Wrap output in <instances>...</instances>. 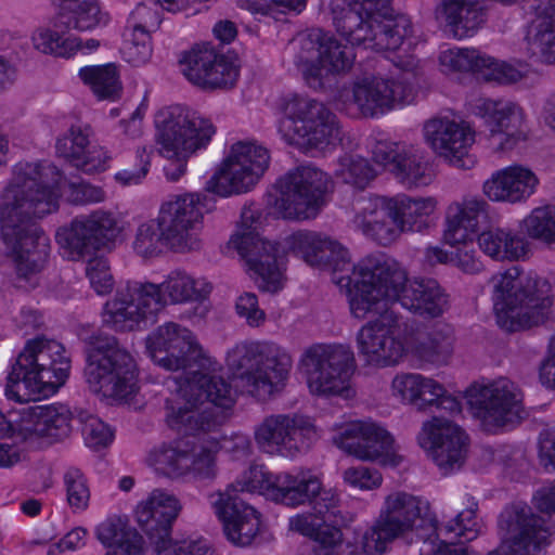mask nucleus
<instances>
[{
  "instance_id": "1",
  "label": "nucleus",
  "mask_w": 555,
  "mask_h": 555,
  "mask_svg": "<svg viewBox=\"0 0 555 555\" xmlns=\"http://www.w3.org/2000/svg\"><path fill=\"white\" fill-rule=\"evenodd\" d=\"M153 362L167 371H183L177 387L165 401V423L183 436L217 430L225 422L223 410L235 402L231 385L215 376L219 363L208 356L193 333L175 322L155 328L146 338Z\"/></svg>"
},
{
  "instance_id": "2",
  "label": "nucleus",
  "mask_w": 555,
  "mask_h": 555,
  "mask_svg": "<svg viewBox=\"0 0 555 555\" xmlns=\"http://www.w3.org/2000/svg\"><path fill=\"white\" fill-rule=\"evenodd\" d=\"M63 177L53 165L17 164L0 197V262L12 260L21 287L34 288L50 254V238L31 218L59 209Z\"/></svg>"
},
{
  "instance_id": "3",
  "label": "nucleus",
  "mask_w": 555,
  "mask_h": 555,
  "mask_svg": "<svg viewBox=\"0 0 555 555\" xmlns=\"http://www.w3.org/2000/svg\"><path fill=\"white\" fill-rule=\"evenodd\" d=\"M258 219L255 208L244 207L241 225L230 237L228 246L246 259L251 278L261 291L276 293L283 287L279 260L292 253L312 267L331 269L333 283L346 291L349 299L359 292L362 259L353 264L348 249L339 242L320 233L298 231L275 244L259 235Z\"/></svg>"
},
{
  "instance_id": "4",
  "label": "nucleus",
  "mask_w": 555,
  "mask_h": 555,
  "mask_svg": "<svg viewBox=\"0 0 555 555\" xmlns=\"http://www.w3.org/2000/svg\"><path fill=\"white\" fill-rule=\"evenodd\" d=\"M360 289L349 299L352 317L363 320L370 314H389L398 302L423 318H437L448 308V295L435 280L409 281L406 270L393 258L372 254L362 258L359 268Z\"/></svg>"
},
{
  "instance_id": "5",
  "label": "nucleus",
  "mask_w": 555,
  "mask_h": 555,
  "mask_svg": "<svg viewBox=\"0 0 555 555\" xmlns=\"http://www.w3.org/2000/svg\"><path fill=\"white\" fill-rule=\"evenodd\" d=\"M356 347L364 364L375 369L396 366L408 354L439 367L453 358L455 334L449 324L437 323L418 339L399 315L389 313L365 322L356 333Z\"/></svg>"
},
{
  "instance_id": "6",
  "label": "nucleus",
  "mask_w": 555,
  "mask_h": 555,
  "mask_svg": "<svg viewBox=\"0 0 555 555\" xmlns=\"http://www.w3.org/2000/svg\"><path fill=\"white\" fill-rule=\"evenodd\" d=\"M214 201L205 192L173 194L162 202L155 218L140 222L131 241L133 254L144 260L176 254L197 253L204 247L205 214Z\"/></svg>"
},
{
  "instance_id": "7",
  "label": "nucleus",
  "mask_w": 555,
  "mask_h": 555,
  "mask_svg": "<svg viewBox=\"0 0 555 555\" xmlns=\"http://www.w3.org/2000/svg\"><path fill=\"white\" fill-rule=\"evenodd\" d=\"M211 289L205 278L183 269L171 270L160 284L127 281L105 304L103 322L116 331H132L167 305L204 301Z\"/></svg>"
},
{
  "instance_id": "8",
  "label": "nucleus",
  "mask_w": 555,
  "mask_h": 555,
  "mask_svg": "<svg viewBox=\"0 0 555 555\" xmlns=\"http://www.w3.org/2000/svg\"><path fill=\"white\" fill-rule=\"evenodd\" d=\"M438 518L429 501L413 493L393 490L383 498L378 516L358 539V555H382L396 540H427L437 529Z\"/></svg>"
},
{
  "instance_id": "9",
  "label": "nucleus",
  "mask_w": 555,
  "mask_h": 555,
  "mask_svg": "<svg viewBox=\"0 0 555 555\" xmlns=\"http://www.w3.org/2000/svg\"><path fill=\"white\" fill-rule=\"evenodd\" d=\"M224 364L243 393L267 401L284 389L293 358L273 340L245 339L228 349Z\"/></svg>"
},
{
  "instance_id": "10",
  "label": "nucleus",
  "mask_w": 555,
  "mask_h": 555,
  "mask_svg": "<svg viewBox=\"0 0 555 555\" xmlns=\"http://www.w3.org/2000/svg\"><path fill=\"white\" fill-rule=\"evenodd\" d=\"M154 128L158 154L171 160L164 167L169 182L186 173L189 159L205 151L217 131L207 115L180 104L160 108L154 116Z\"/></svg>"
},
{
  "instance_id": "11",
  "label": "nucleus",
  "mask_w": 555,
  "mask_h": 555,
  "mask_svg": "<svg viewBox=\"0 0 555 555\" xmlns=\"http://www.w3.org/2000/svg\"><path fill=\"white\" fill-rule=\"evenodd\" d=\"M62 344L46 337L26 343L8 375L5 396L20 403L54 395L69 374Z\"/></svg>"
},
{
  "instance_id": "12",
  "label": "nucleus",
  "mask_w": 555,
  "mask_h": 555,
  "mask_svg": "<svg viewBox=\"0 0 555 555\" xmlns=\"http://www.w3.org/2000/svg\"><path fill=\"white\" fill-rule=\"evenodd\" d=\"M498 323L509 332L544 323L553 305L552 286L537 275L521 274L514 267L490 279Z\"/></svg>"
},
{
  "instance_id": "13",
  "label": "nucleus",
  "mask_w": 555,
  "mask_h": 555,
  "mask_svg": "<svg viewBox=\"0 0 555 555\" xmlns=\"http://www.w3.org/2000/svg\"><path fill=\"white\" fill-rule=\"evenodd\" d=\"M279 474L269 472L263 465H250L224 491L210 495L215 515L222 524L227 539L234 545L248 546L260 531L261 515L250 504L238 499V493H260L275 500L273 491L279 488Z\"/></svg>"
},
{
  "instance_id": "14",
  "label": "nucleus",
  "mask_w": 555,
  "mask_h": 555,
  "mask_svg": "<svg viewBox=\"0 0 555 555\" xmlns=\"http://www.w3.org/2000/svg\"><path fill=\"white\" fill-rule=\"evenodd\" d=\"M86 352L83 375L91 392L115 401L127 400L137 393V362L115 337H93Z\"/></svg>"
},
{
  "instance_id": "15",
  "label": "nucleus",
  "mask_w": 555,
  "mask_h": 555,
  "mask_svg": "<svg viewBox=\"0 0 555 555\" xmlns=\"http://www.w3.org/2000/svg\"><path fill=\"white\" fill-rule=\"evenodd\" d=\"M501 542L488 555H538L547 543L548 528L544 519L524 503L507 506L500 515ZM421 555H473L465 547L451 546L444 541L425 540Z\"/></svg>"
},
{
  "instance_id": "16",
  "label": "nucleus",
  "mask_w": 555,
  "mask_h": 555,
  "mask_svg": "<svg viewBox=\"0 0 555 555\" xmlns=\"http://www.w3.org/2000/svg\"><path fill=\"white\" fill-rule=\"evenodd\" d=\"M311 393L352 398L357 370L354 352L347 344L318 343L304 350L298 362Z\"/></svg>"
},
{
  "instance_id": "17",
  "label": "nucleus",
  "mask_w": 555,
  "mask_h": 555,
  "mask_svg": "<svg viewBox=\"0 0 555 555\" xmlns=\"http://www.w3.org/2000/svg\"><path fill=\"white\" fill-rule=\"evenodd\" d=\"M279 132L287 143L305 150H325L341 140L336 115L323 103L301 96L287 102Z\"/></svg>"
},
{
  "instance_id": "18",
  "label": "nucleus",
  "mask_w": 555,
  "mask_h": 555,
  "mask_svg": "<svg viewBox=\"0 0 555 555\" xmlns=\"http://www.w3.org/2000/svg\"><path fill=\"white\" fill-rule=\"evenodd\" d=\"M332 443L362 462L396 468L404 462L393 435L370 417L338 422L331 427Z\"/></svg>"
},
{
  "instance_id": "19",
  "label": "nucleus",
  "mask_w": 555,
  "mask_h": 555,
  "mask_svg": "<svg viewBox=\"0 0 555 555\" xmlns=\"http://www.w3.org/2000/svg\"><path fill=\"white\" fill-rule=\"evenodd\" d=\"M124 231L119 214L98 208L59 228L55 241L65 258L79 261L95 251L112 250Z\"/></svg>"
},
{
  "instance_id": "20",
  "label": "nucleus",
  "mask_w": 555,
  "mask_h": 555,
  "mask_svg": "<svg viewBox=\"0 0 555 555\" xmlns=\"http://www.w3.org/2000/svg\"><path fill=\"white\" fill-rule=\"evenodd\" d=\"M328 177L313 166H301L278 180L269 205L273 215L287 220L314 218L324 205Z\"/></svg>"
},
{
  "instance_id": "21",
  "label": "nucleus",
  "mask_w": 555,
  "mask_h": 555,
  "mask_svg": "<svg viewBox=\"0 0 555 555\" xmlns=\"http://www.w3.org/2000/svg\"><path fill=\"white\" fill-rule=\"evenodd\" d=\"M270 164L269 150L257 141L231 145L218 170L206 181L204 191L220 197L251 191Z\"/></svg>"
},
{
  "instance_id": "22",
  "label": "nucleus",
  "mask_w": 555,
  "mask_h": 555,
  "mask_svg": "<svg viewBox=\"0 0 555 555\" xmlns=\"http://www.w3.org/2000/svg\"><path fill=\"white\" fill-rule=\"evenodd\" d=\"M294 50V64L313 89L322 88L330 75L349 70L356 59L351 47L319 29L298 36Z\"/></svg>"
},
{
  "instance_id": "23",
  "label": "nucleus",
  "mask_w": 555,
  "mask_h": 555,
  "mask_svg": "<svg viewBox=\"0 0 555 555\" xmlns=\"http://www.w3.org/2000/svg\"><path fill=\"white\" fill-rule=\"evenodd\" d=\"M253 438L263 454L294 460L315 443L319 431L309 416L275 413L266 415L254 426Z\"/></svg>"
},
{
  "instance_id": "24",
  "label": "nucleus",
  "mask_w": 555,
  "mask_h": 555,
  "mask_svg": "<svg viewBox=\"0 0 555 555\" xmlns=\"http://www.w3.org/2000/svg\"><path fill=\"white\" fill-rule=\"evenodd\" d=\"M413 89L405 79L364 75L356 78L339 93V102L350 114L376 117L411 103Z\"/></svg>"
},
{
  "instance_id": "25",
  "label": "nucleus",
  "mask_w": 555,
  "mask_h": 555,
  "mask_svg": "<svg viewBox=\"0 0 555 555\" xmlns=\"http://www.w3.org/2000/svg\"><path fill=\"white\" fill-rule=\"evenodd\" d=\"M522 400L521 389L505 377L487 384H475L467 391L469 410L487 430L524 418Z\"/></svg>"
},
{
  "instance_id": "26",
  "label": "nucleus",
  "mask_w": 555,
  "mask_h": 555,
  "mask_svg": "<svg viewBox=\"0 0 555 555\" xmlns=\"http://www.w3.org/2000/svg\"><path fill=\"white\" fill-rule=\"evenodd\" d=\"M473 113L482 119L494 152L508 153L528 138L525 109L509 100L478 99Z\"/></svg>"
},
{
  "instance_id": "27",
  "label": "nucleus",
  "mask_w": 555,
  "mask_h": 555,
  "mask_svg": "<svg viewBox=\"0 0 555 555\" xmlns=\"http://www.w3.org/2000/svg\"><path fill=\"white\" fill-rule=\"evenodd\" d=\"M422 131L425 143L450 166L464 170L475 166L476 158L470 150L476 132L469 122L434 117L424 122Z\"/></svg>"
},
{
  "instance_id": "28",
  "label": "nucleus",
  "mask_w": 555,
  "mask_h": 555,
  "mask_svg": "<svg viewBox=\"0 0 555 555\" xmlns=\"http://www.w3.org/2000/svg\"><path fill=\"white\" fill-rule=\"evenodd\" d=\"M417 440L443 475L456 472L464 465L469 439L455 423L433 417L423 424Z\"/></svg>"
},
{
  "instance_id": "29",
  "label": "nucleus",
  "mask_w": 555,
  "mask_h": 555,
  "mask_svg": "<svg viewBox=\"0 0 555 555\" xmlns=\"http://www.w3.org/2000/svg\"><path fill=\"white\" fill-rule=\"evenodd\" d=\"M372 157L375 163L388 167L408 189L426 186L434 179L426 152L418 145L379 140L372 146Z\"/></svg>"
},
{
  "instance_id": "30",
  "label": "nucleus",
  "mask_w": 555,
  "mask_h": 555,
  "mask_svg": "<svg viewBox=\"0 0 555 555\" xmlns=\"http://www.w3.org/2000/svg\"><path fill=\"white\" fill-rule=\"evenodd\" d=\"M279 488L273 491L275 502L286 506L297 507L311 503L313 511L326 513L330 519L335 517L339 496L332 490L322 488L321 478L309 469L296 474L279 473L275 478Z\"/></svg>"
},
{
  "instance_id": "31",
  "label": "nucleus",
  "mask_w": 555,
  "mask_h": 555,
  "mask_svg": "<svg viewBox=\"0 0 555 555\" xmlns=\"http://www.w3.org/2000/svg\"><path fill=\"white\" fill-rule=\"evenodd\" d=\"M391 0H332L334 26L350 44L365 42L390 10Z\"/></svg>"
},
{
  "instance_id": "32",
  "label": "nucleus",
  "mask_w": 555,
  "mask_h": 555,
  "mask_svg": "<svg viewBox=\"0 0 555 555\" xmlns=\"http://www.w3.org/2000/svg\"><path fill=\"white\" fill-rule=\"evenodd\" d=\"M72 421L73 413L65 404L23 406L17 428L25 440L52 444L69 436Z\"/></svg>"
},
{
  "instance_id": "33",
  "label": "nucleus",
  "mask_w": 555,
  "mask_h": 555,
  "mask_svg": "<svg viewBox=\"0 0 555 555\" xmlns=\"http://www.w3.org/2000/svg\"><path fill=\"white\" fill-rule=\"evenodd\" d=\"M330 519L326 513H305L289 518V529L314 540L315 555H358L357 540L351 542L343 541V533L338 525L344 518L336 507L335 517Z\"/></svg>"
},
{
  "instance_id": "34",
  "label": "nucleus",
  "mask_w": 555,
  "mask_h": 555,
  "mask_svg": "<svg viewBox=\"0 0 555 555\" xmlns=\"http://www.w3.org/2000/svg\"><path fill=\"white\" fill-rule=\"evenodd\" d=\"M181 509V502L172 492L154 489L138 503L134 515L139 526L155 547L168 542L171 538L172 524Z\"/></svg>"
},
{
  "instance_id": "35",
  "label": "nucleus",
  "mask_w": 555,
  "mask_h": 555,
  "mask_svg": "<svg viewBox=\"0 0 555 555\" xmlns=\"http://www.w3.org/2000/svg\"><path fill=\"white\" fill-rule=\"evenodd\" d=\"M352 227L366 238L382 246L396 242L402 234L391 197L372 195L361 202Z\"/></svg>"
},
{
  "instance_id": "36",
  "label": "nucleus",
  "mask_w": 555,
  "mask_h": 555,
  "mask_svg": "<svg viewBox=\"0 0 555 555\" xmlns=\"http://www.w3.org/2000/svg\"><path fill=\"white\" fill-rule=\"evenodd\" d=\"M540 180L529 167L514 164L494 170L482 183V193L491 202L520 204L538 190Z\"/></svg>"
},
{
  "instance_id": "37",
  "label": "nucleus",
  "mask_w": 555,
  "mask_h": 555,
  "mask_svg": "<svg viewBox=\"0 0 555 555\" xmlns=\"http://www.w3.org/2000/svg\"><path fill=\"white\" fill-rule=\"evenodd\" d=\"M489 207L478 196H466L453 203L448 209L443 241L450 246L473 243L479 234L480 223L488 218Z\"/></svg>"
},
{
  "instance_id": "38",
  "label": "nucleus",
  "mask_w": 555,
  "mask_h": 555,
  "mask_svg": "<svg viewBox=\"0 0 555 555\" xmlns=\"http://www.w3.org/2000/svg\"><path fill=\"white\" fill-rule=\"evenodd\" d=\"M489 207L478 196H466L453 203L448 209L443 241L450 246L473 243L479 234L480 223L488 218Z\"/></svg>"
},
{
  "instance_id": "39",
  "label": "nucleus",
  "mask_w": 555,
  "mask_h": 555,
  "mask_svg": "<svg viewBox=\"0 0 555 555\" xmlns=\"http://www.w3.org/2000/svg\"><path fill=\"white\" fill-rule=\"evenodd\" d=\"M525 42L531 57L543 64H555V0L539 1Z\"/></svg>"
},
{
  "instance_id": "40",
  "label": "nucleus",
  "mask_w": 555,
  "mask_h": 555,
  "mask_svg": "<svg viewBox=\"0 0 555 555\" xmlns=\"http://www.w3.org/2000/svg\"><path fill=\"white\" fill-rule=\"evenodd\" d=\"M56 8L55 25L78 33L108 25L111 16L100 0H50Z\"/></svg>"
},
{
  "instance_id": "41",
  "label": "nucleus",
  "mask_w": 555,
  "mask_h": 555,
  "mask_svg": "<svg viewBox=\"0 0 555 555\" xmlns=\"http://www.w3.org/2000/svg\"><path fill=\"white\" fill-rule=\"evenodd\" d=\"M98 540L108 551L105 555H144V540L127 517L112 516L95 528Z\"/></svg>"
},
{
  "instance_id": "42",
  "label": "nucleus",
  "mask_w": 555,
  "mask_h": 555,
  "mask_svg": "<svg viewBox=\"0 0 555 555\" xmlns=\"http://www.w3.org/2000/svg\"><path fill=\"white\" fill-rule=\"evenodd\" d=\"M414 44L415 39L410 17L404 14H398L380 20L374 28V33L369 35L367 40L356 46H362L364 49L375 51H395L404 47V51H408Z\"/></svg>"
},
{
  "instance_id": "43",
  "label": "nucleus",
  "mask_w": 555,
  "mask_h": 555,
  "mask_svg": "<svg viewBox=\"0 0 555 555\" xmlns=\"http://www.w3.org/2000/svg\"><path fill=\"white\" fill-rule=\"evenodd\" d=\"M477 243L486 256L499 261L520 260L529 251L528 241L507 228H488L477 235Z\"/></svg>"
},
{
  "instance_id": "44",
  "label": "nucleus",
  "mask_w": 555,
  "mask_h": 555,
  "mask_svg": "<svg viewBox=\"0 0 555 555\" xmlns=\"http://www.w3.org/2000/svg\"><path fill=\"white\" fill-rule=\"evenodd\" d=\"M461 501L467 507L446 525L440 527L437 525V529L434 530L435 535L427 540L444 541L451 546L464 547L462 542L473 541L480 534L482 526L476 516L477 503L475 499L470 494L464 493Z\"/></svg>"
},
{
  "instance_id": "45",
  "label": "nucleus",
  "mask_w": 555,
  "mask_h": 555,
  "mask_svg": "<svg viewBox=\"0 0 555 555\" xmlns=\"http://www.w3.org/2000/svg\"><path fill=\"white\" fill-rule=\"evenodd\" d=\"M391 199L402 233L423 232L430 227L438 204L435 197H412L406 194H398Z\"/></svg>"
},
{
  "instance_id": "46",
  "label": "nucleus",
  "mask_w": 555,
  "mask_h": 555,
  "mask_svg": "<svg viewBox=\"0 0 555 555\" xmlns=\"http://www.w3.org/2000/svg\"><path fill=\"white\" fill-rule=\"evenodd\" d=\"M191 452V442L177 440L154 448L149 453L146 463L156 474L176 479L189 475L188 457Z\"/></svg>"
},
{
  "instance_id": "47",
  "label": "nucleus",
  "mask_w": 555,
  "mask_h": 555,
  "mask_svg": "<svg viewBox=\"0 0 555 555\" xmlns=\"http://www.w3.org/2000/svg\"><path fill=\"white\" fill-rule=\"evenodd\" d=\"M70 29L57 27L55 25V15L49 25L39 27L31 37L34 47L46 54L59 57H70L75 54V47L78 41L76 36L67 35Z\"/></svg>"
},
{
  "instance_id": "48",
  "label": "nucleus",
  "mask_w": 555,
  "mask_h": 555,
  "mask_svg": "<svg viewBox=\"0 0 555 555\" xmlns=\"http://www.w3.org/2000/svg\"><path fill=\"white\" fill-rule=\"evenodd\" d=\"M333 177L337 182L357 190H364L375 179L376 172L366 158L358 154L345 153L337 158Z\"/></svg>"
},
{
  "instance_id": "49",
  "label": "nucleus",
  "mask_w": 555,
  "mask_h": 555,
  "mask_svg": "<svg viewBox=\"0 0 555 555\" xmlns=\"http://www.w3.org/2000/svg\"><path fill=\"white\" fill-rule=\"evenodd\" d=\"M79 78L99 99H115L121 91L120 74L113 63L82 67Z\"/></svg>"
},
{
  "instance_id": "50",
  "label": "nucleus",
  "mask_w": 555,
  "mask_h": 555,
  "mask_svg": "<svg viewBox=\"0 0 555 555\" xmlns=\"http://www.w3.org/2000/svg\"><path fill=\"white\" fill-rule=\"evenodd\" d=\"M219 441L216 439L205 440L195 446L192 444V452L189 453V475L199 480H212L217 477Z\"/></svg>"
},
{
  "instance_id": "51",
  "label": "nucleus",
  "mask_w": 555,
  "mask_h": 555,
  "mask_svg": "<svg viewBox=\"0 0 555 555\" xmlns=\"http://www.w3.org/2000/svg\"><path fill=\"white\" fill-rule=\"evenodd\" d=\"M448 404L452 412H460L457 400L448 395L446 387L433 377L418 375L413 406L418 411H426L433 406Z\"/></svg>"
},
{
  "instance_id": "52",
  "label": "nucleus",
  "mask_w": 555,
  "mask_h": 555,
  "mask_svg": "<svg viewBox=\"0 0 555 555\" xmlns=\"http://www.w3.org/2000/svg\"><path fill=\"white\" fill-rule=\"evenodd\" d=\"M216 57L217 52L212 48H194L184 56L182 73L190 82L204 89Z\"/></svg>"
},
{
  "instance_id": "53",
  "label": "nucleus",
  "mask_w": 555,
  "mask_h": 555,
  "mask_svg": "<svg viewBox=\"0 0 555 555\" xmlns=\"http://www.w3.org/2000/svg\"><path fill=\"white\" fill-rule=\"evenodd\" d=\"M520 228L529 237L555 245V207L542 206L532 209L522 219Z\"/></svg>"
},
{
  "instance_id": "54",
  "label": "nucleus",
  "mask_w": 555,
  "mask_h": 555,
  "mask_svg": "<svg viewBox=\"0 0 555 555\" xmlns=\"http://www.w3.org/2000/svg\"><path fill=\"white\" fill-rule=\"evenodd\" d=\"M92 129L88 125H72L69 129L60 135L55 143L57 155L74 165L81 159V155L89 147Z\"/></svg>"
},
{
  "instance_id": "55",
  "label": "nucleus",
  "mask_w": 555,
  "mask_h": 555,
  "mask_svg": "<svg viewBox=\"0 0 555 555\" xmlns=\"http://www.w3.org/2000/svg\"><path fill=\"white\" fill-rule=\"evenodd\" d=\"M485 54L467 48H451L439 55V64L444 73L475 72L480 75Z\"/></svg>"
},
{
  "instance_id": "56",
  "label": "nucleus",
  "mask_w": 555,
  "mask_h": 555,
  "mask_svg": "<svg viewBox=\"0 0 555 555\" xmlns=\"http://www.w3.org/2000/svg\"><path fill=\"white\" fill-rule=\"evenodd\" d=\"M480 76L487 81L499 83H514L521 80L527 72V65L518 63L517 65L498 61L489 55L481 60Z\"/></svg>"
},
{
  "instance_id": "57",
  "label": "nucleus",
  "mask_w": 555,
  "mask_h": 555,
  "mask_svg": "<svg viewBox=\"0 0 555 555\" xmlns=\"http://www.w3.org/2000/svg\"><path fill=\"white\" fill-rule=\"evenodd\" d=\"M66 499L74 512L85 511L90 501V490L83 474L77 468H69L64 475Z\"/></svg>"
},
{
  "instance_id": "58",
  "label": "nucleus",
  "mask_w": 555,
  "mask_h": 555,
  "mask_svg": "<svg viewBox=\"0 0 555 555\" xmlns=\"http://www.w3.org/2000/svg\"><path fill=\"white\" fill-rule=\"evenodd\" d=\"M343 481L346 486L359 491H374L383 485L382 473L364 465L347 467L341 473Z\"/></svg>"
},
{
  "instance_id": "59",
  "label": "nucleus",
  "mask_w": 555,
  "mask_h": 555,
  "mask_svg": "<svg viewBox=\"0 0 555 555\" xmlns=\"http://www.w3.org/2000/svg\"><path fill=\"white\" fill-rule=\"evenodd\" d=\"M86 275L98 295L109 294L115 285L109 261L104 257L98 256L89 259L86 266Z\"/></svg>"
},
{
  "instance_id": "60",
  "label": "nucleus",
  "mask_w": 555,
  "mask_h": 555,
  "mask_svg": "<svg viewBox=\"0 0 555 555\" xmlns=\"http://www.w3.org/2000/svg\"><path fill=\"white\" fill-rule=\"evenodd\" d=\"M162 23V14L157 8L139 3L127 21V31L144 33L147 36L157 30Z\"/></svg>"
},
{
  "instance_id": "61",
  "label": "nucleus",
  "mask_w": 555,
  "mask_h": 555,
  "mask_svg": "<svg viewBox=\"0 0 555 555\" xmlns=\"http://www.w3.org/2000/svg\"><path fill=\"white\" fill-rule=\"evenodd\" d=\"M212 72L208 75L204 89H222L233 87L238 77L236 64L223 54L217 52Z\"/></svg>"
},
{
  "instance_id": "62",
  "label": "nucleus",
  "mask_w": 555,
  "mask_h": 555,
  "mask_svg": "<svg viewBox=\"0 0 555 555\" xmlns=\"http://www.w3.org/2000/svg\"><path fill=\"white\" fill-rule=\"evenodd\" d=\"M126 37L122 49L125 60L134 66L147 63L152 56L151 36L127 31Z\"/></svg>"
},
{
  "instance_id": "63",
  "label": "nucleus",
  "mask_w": 555,
  "mask_h": 555,
  "mask_svg": "<svg viewBox=\"0 0 555 555\" xmlns=\"http://www.w3.org/2000/svg\"><path fill=\"white\" fill-rule=\"evenodd\" d=\"M235 312L253 328L263 326L267 321V313L260 308L255 293L245 292L241 294L235 301Z\"/></svg>"
},
{
  "instance_id": "64",
  "label": "nucleus",
  "mask_w": 555,
  "mask_h": 555,
  "mask_svg": "<svg viewBox=\"0 0 555 555\" xmlns=\"http://www.w3.org/2000/svg\"><path fill=\"white\" fill-rule=\"evenodd\" d=\"M82 435L86 444L92 449H101L113 442L114 431L99 417L89 415L83 421Z\"/></svg>"
}]
</instances>
